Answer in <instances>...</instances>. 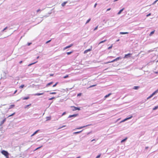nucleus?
<instances>
[{"label":"nucleus","mask_w":158,"mask_h":158,"mask_svg":"<svg viewBox=\"0 0 158 158\" xmlns=\"http://www.w3.org/2000/svg\"><path fill=\"white\" fill-rule=\"evenodd\" d=\"M1 153L3 155H4L6 158H9V154L7 151L5 150H2V151Z\"/></svg>","instance_id":"1"},{"label":"nucleus","mask_w":158,"mask_h":158,"mask_svg":"<svg viewBox=\"0 0 158 158\" xmlns=\"http://www.w3.org/2000/svg\"><path fill=\"white\" fill-rule=\"evenodd\" d=\"M121 59V57H118L117 58H116L114 60H113L111 61H109V62H106V63H105L104 64H108L109 63H112V62H113L115 61H117L118 60H119V59Z\"/></svg>","instance_id":"2"},{"label":"nucleus","mask_w":158,"mask_h":158,"mask_svg":"<svg viewBox=\"0 0 158 158\" xmlns=\"http://www.w3.org/2000/svg\"><path fill=\"white\" fill-rule=\"evenodd\" d=\"M92 46H91L90 48L84 51V53L86 54L88 52L91 51L92 50Z\"/></svg>","instance_id":"3"},{"label":"nucleus","mask_w":158,"mask_h":158,"mask_svg":"<svg viewBox=\"0 0 158 158\" xmlns=\"http://www.w3.org/2000/svg\"><path fill=\"white\" fill-rule=\"evenodd\" d=\"M71 107L73 108V111H75L76 110H80V108L77 107H76L74 106H71Z\"/></svg>","instance_id":"4"},{"label":"nucleus","mask_w":158,"mask_h":158,"mask_svg":"<svg viewBox=\"0 0 158 158\" xmlns=\"http://www.w3.org/2000/svg\"><path fill=\"white\" fill-rule=\"evenodd\" d=\"M131 55V53H128V54H126L124 57V58H127L129 57H130Z\"/></svg>","instance_id":"5"},{"label":"nucleus","mask_w":158,"mask_h":158,"mask_svg":"<svg viewBox=\"0 0 158 158\" xmlns=\"http://www.w3.org/2000/svg\"><path fill=\"white\" fill-rule=\"evenodd\" d=\"M132 115H131V116L129 117H128V118H125V119H124L123 120V121H121L120 123H122V122H124L128 119H130L131 118H132Z\"/></svg>","instance_id":"6"},{"label":"nucleus","mask_w":158,"mask_h":158,"mask_svg":"<svg viewBox=\"0 0 158 158\" xmlns=\"http://www.w3.org/2000/svg\"><path fill=\"white\" fill-rule=\"evenodd\" d=\"M78 115V114H74L72 115H70L68 117V118H70L72 117H75Z\"/></svg>","instance_id":"7"},{"label":"nucleus","mask_w":158,"mask_h":158,"mask_svg":"<svg viewBox=\"0 0 158 158\" xmlns=\"http://www.w3.org/2000/svg\"><path fill=\"white\" fill-rule=\"evenodd\" d=\"M91 125V124H89V125H87L86 126H82V127H80L78 128H77L76 129H75V130H76V129H81V128H84L85 127H87V126H90Z\"/></svg>","instance_id":"8"},{"label":"nucleus","mask_w":158,"mask_h":158,"mask_svg":"<svg viewBox=\"0 0 158 158\" xmlns=\"http://www.w3.org/2000/svg\"><path fill=\"white\" fill-rule=\"evenodd\" d=\"M6 120V119L5 118L1 122L0 124V126H1L3 124V123L5 122Z\"/></svg>","instance_id":"9"},{"label":"nucleus","mask_w":158,"mask_h":158,"mask_svg":"<svg viewBox=\"0 0 158 158\" xmlns=\"http://www.w3.org/2000/svg\"><path fill=\"white\" fill-rule=\"evenodd\" d=\"M124 8H123V9L120 10H119V11L117 13V15H119L121 13V12L124 10Z\"/></svg>","instance_id":"10"},{"label":"nucleus","mask_w":158,"mask_h":158,"mask_svg":"<svg viewBox=\"0 0 158 158\" xmlns=\"http://www.w3.org/2000/svg\"><path fill=\"white\" fill-rule=\"evenodd\" d=\"M73 45V44H70V45L68 46H66V47H65V48H64V50H65L66 49H67L68 48H70V47H71L72 46V45Z\"/></svg>","instance_id":"11"},{"label":"nucleus","mask_w":158,"mask_h":158,"mask_svg":"<svg viewBox=\"0 0 158 158\" xmlns=\"http://www.w3.org/2000/svg\"><path fill=\"white\" fill-rule=\"evenodd\" d=\"M39 130H37L35 132H34L31 135V136H33L35 134H36L39 131Z\"/></svg>","instance_id":"12"},{"label":"nucleus","mask_w":158,"mask_h":158,"mask_svg":"<svg viewBox=\"0 0 158 158\" xmlns=\"http://www.w3.org/2000/svg\"><path fill=\"white\" fill-rule=\"evenodd\" d=\"M44 94V93H36L34 94L35 96H39L40 95H43Z\"/></svg>","instance_id":"13"},{"label":"nucleus","mask_w":158,"mask_h":158,"mask_svg":"<svg viewBox=\"0 0 158 158\" xmlns=\"http://www.w3.org/2000/svg\"><path fill=\"white\" fill-rule=\"evenodd\" d=\"M53 83V82H51L48 83L46 85V87H47L49 85L52 84Z\"/></svg>","instance_id":"14"},{"label":"nucleus","mask_w":158,"mask_h":158,"mask_svg":"<svg viewBox=\"0 0 158 158\" xmlns=\"http://www.w3.org/2000/svg\"><path fill=\"white\" fill-rule=\"evenodd\" d=\"M139 88V86H135L134 87L133 89H138Z\"/></svg>","instance_id":"15"},{"label":"nucleus","mask_w":158,"mask_h":158,"mask_svg":"<svg viewBox=\"0 0 158 158\" xmlns=\"http://www.w3.org/2000/svg\"><path fill=\"white\" fill-rule=\"evenodd\" d=\"M128 32H120L119 34H128Z\"/></svg>","instance_id":"16"},{"label":"nucleus","mask_w":158,"mask_h":158,"mask_svg":"<svg viewBox=\"0 0 158 158\" xmlns=\"http://www.w3.org/2000/svg\"><path fill=\"white\" fill-rule=\"evenodd\" d=\"M82 131H83V130H81L80 131L74 132L73 133V134H78L80 133Z\"/></svg>","instance_id":"17"},{"label":"nucleus","mask_w":158,"mask_h":158,"mask_svg":"<svg viewBox=\"0 0 158 158\" xmlns=\"http://www.w3.org/2000/svg\"><path fill=\"white\" fill-rule=\"evenodd\" d=\"M67 3V2H65L62 3L61 4L62 6H64Z\"/></svg>","instance_id":"18"},{"label":"nucleus","mask_w":158,"mask_h":158,"mask_svg":"<svg viewBox=\"0 0 158 158\" xmlns=\"http://www.w3.org/2000/svg\"><path fill=\"white\" fill-rule=\"evenodd\" d=\"M127 138H126L124 139H123L121 141V143H123L124 142H125V141H126L127 140Z\"/></svg>","instance_id":"19"},{"label":"nucleus","mask_w":158,"mask_h":158,"mask_svg":"<svg viewBox=\"0 0 158 158\" xmlns=\"http://www.w3.org/2000/svg\"><path fill=\"white\" fill-rule=\"evenodd\" d=\"M15 106V105H11L10 106L9 108H8L9 109H10L11 108L14 107Z\"/></svg>","instance_id":"20"},{"label":"nucleus","mask_w":158,"mask_h":158,"mask_svg":"<svg viewBox=\"0 0 158 158\" xmlns=\"http://www.w3.org/2000/svg\"><path fill=\"white\" fill-rule=\"evenodd\" d=\"M158 91V90H157L155 91L152 94V95L153 96Z\"/></svg>","instance_id":"21"},{"label":"nucleus","mask_w":158,"mask_h":158,"mask_svg":"<svg viewBox=\"0 0 158 158\" xmlns=\"http://www.w3.org/2000/svg\"><path fill=\"white\" fill-rule=\"evenodd\" d=\"M46 121L49 120H50L51 119V117H46Z\"/></svg>","instance_id":"22"},{"label":"nucleus","mask_w":158,"mask_h":158,"mask_svg":"<svg viewBox=\"0 0 158 158\" xmlns=\"http://www.w3.org/2000/svg\"><path fill=\"white\" fill-rule=\"evenodd\" d=\"M158 108V106H156L153 108V110H155L157 109Z\"/></svg>","instance_id":"23"},{"label":"nucleus","mask_w":158,"mask_h":158,"mask_svg":"<svg viewBox=\"0 0 158 158\" xmlns=\"http://www.w3.org/2000/svg\"><path fill=\"white\" fill-rule=\"evenodd\" d=\"M106 40H105L103 41H101L98 44H99L101 43H103L106 42Z\"/></svg>","instance_id":"24"},{"label":"nucleus","mask_w":158,"mask_h":158,"mask_svg":"<svg viewBox=\"0 0 158 158\" xmlns=\"http://www.w3.org/2000/svg\"><path fill=\"white\" fill-rule=\"evenodd\" d=\"M111 94L110 93V94H108V95H106L105 96V98H107L108 97H109Z\"/></svg>","instance_id":"25"},{"label":"nucleus","mask_w":158,"mask_h":158,"mask_svg":"<svg viewBox=\"0 0 158 158\" xmlns=\"http://www.w3.org/2000/svg\"><path fill=\"white\" fill-rule=\"evenodd\" d=\"M155 31H152L150 34L149 35L151 36L154 33Z\"/></svg>","instance_id":"26"},{"label":"nucleus","mask_w":158,"mask_h":158,"mask_svg":"<svg viewBox=\"0 0 158 158\" xmlns=\"http://www.w3.org/2000/svg\"><path fill=\"white\" fill-rule=\"evenodd\" d=\"M90 20H91V19H89L87 20V21H86V23H85V24H86L87 23H89V22L90 21Z\"/></svg>","instance_id":"27"},{"label":"nucleus","mask_w":158,"mask_h":158,"mask_svg":"<svg viewBox=\"0 0 158 158\" xmlns=\"http://www.w3.org/2000/svg\"><path fill=\"white\" fill-rule=\"evenodd\" d=\"M37 62V61H36V62H35L33 63H31V64H29L28 66H31V65L33 64H35V63H36V62Z\"/></svg>","instance_id":"28"},{"label":"nucleus","mask_w":158,"mask_h":158,"mask_svg":"<svg viewBox=\"0 0 158 158\" xmlns=\"http://www.w3.org/2000/svg\"><path fill=\"white\" fill-rule=\"evenodd\" d=\"M153 96L152 95V94L151 95L149 96L147 98V99H148L151 98H152Z\"/></svg>","instance_id":"29"},{"label":"nucleus","mask_w":158,"mask_h":158,"mask_svg":"<svg viewBox=\"0 0 158 158\" xmlns=\"http://www.w3.org/2000/svg\"><path fill=\"white\" fill-rule=\"evenodd\" d=\"M72 52H67L66 53L68 55H69L70 54L72 53Z\"/></svg>","instance_id":"30"},{"label":"nucleus","mask_w":158,"mask_h":158,"mask_svg":"<svg viewBox=\"0 0 158 158\" xmlns=\"http://www.w3.org/2000/svg\"><path fill=\"white\" fill-rule=\"evenodd\" d=\"M29 98V97H24L23 98V100H27Z\"/></svg>","instance_id":"31"},{"label":"nucleus","mask_w":158,"mask_h":158,"mask_svg":"<svg viewBox=\"0 0 158 158\" xmlns=\"http://www.w3.org/2000/svg\"><path fill=\"white\" fill-rule=\"evenodd\" d=\"M24 85H22L19 86V88L21 89L23 88L24 87Z\"/></svg>","instance_id":"32"},{"label":"nucleus","mask_w":158,"mask_h":158,"mask_svg":"<svg viewBox=\"0 0 158 158\" xmlns=\"http://www.w3.org/2000/svg\"><path fill=\"white\" fill-rule=\"evenodd\" d=\"M69 77V75H67L66 76H65L63 77V78H66Z\"/></svg>","instance_id":"33"},{"label":"nucleus","mask_w":158,"mask_h":158,"mask_svg":"<svg viewBox=\"0 0 158 158\" xmlns=\"http://www.w3.org/2000/svg\"><path fill=\"white\" fill-rule=\"evenodd\" d=\"M56 94V92H51L50 93V94Z\"/></svg>","instance_id":"34"},{"label":"nucleus","mask_w":158,"mask_h":158,"mask_svg":"<svg viewBox=\"0 0 158 158\" xmlns=\"http://www.w3.org/2000/svg\"><path fill=\"white\" fill-rule=\"evenodd\" d=\"M31 105V104H29V105H27L25 106L24 108H27L29 106H30Z\"/></svg>","instance_id":"35"},{"label":"nucleus","mask_w":158,"mask_h":158,"mask_svg":"<svg viewBox=\"0 0 158 158\" xmlns=\"http://www.w3.org/2000/svg\"><path fill=\"white\" fill-rule=\"evenodd\" d=\"M15 114V113H13V114H11V115H9V116H8V117H10V116H12L14 115Z\"/></svg>","instance_id":"36"},{"label":"nucleus","mask_w":158,"mask_h":158,"mask_svg":"<svg viewBox=\"0 0 158 158\" xmlns=\"http://www.w3.org/2000/svg\"><path fill=\"white\" fill-rule=\"evenodd\" d=\"M96 86V85H91L90 86L89 88H91V87H94V86Z\"/></svg>","instance_id":"37"},{"label":"nucleus","mask_w":158,"mask_h":158,"mask_svg":"<svg viewBox=\"0 0 158 158\" xmlns=\"http://www.w3.org/2000/svg\"><path fill=\"white\" fill-rule=\"evenodd\" d=\"M55 98L54 97H53L52 98H49L48 99V100H52L53 99H54Z\"/></svg>","instance_id":"38"},{"label":"nucleus","mask_w":158,"mask_h":158,"mask_svg":"<svg viewBox=\"0 0 158 158\" xmlns=\"http://www.w3.org/2000/svg\"><path fill=\"white\" fill-rule=\"evenodd\" d=\"M57 84H58V82H56L55 84L54 85H53L52 87H55L56 85H57Z\"/></svg>","instance_id":"39"},{"label":"nucleus","mask_w":158,"mask_h":158,"mask_svg":"<svg viewBox=\"0 0 158 158\" xmlns=\"http://www.w3.org/2000/svg\"><path fill=\"white\" fill-rule=\"evenodd\" d=\"M66 127V125H64V126H63L61 127H59V128H58V129H60L61 128H62L63 127Z\"/></svg>","instance_id":"40"},{"label":"nucleus","mask_w":158,"mask_h":158,"mask_svg":"<svg viewBox=\"0 0 158 158\" xmlns=\"http://www.w3.org/2000/svg\"><path fill=\"white\" fill-rule=\"evenodd\" d=\"M112 45L110 46L108 48V49H110L111 48H112Z\"/></svg>","instance_id":"41"},{"label":"nucleus","mask_w":158,"mask_h":158,"mask_svg":"<svg viewBox=\"0 0 158 158\" xmlns=\"http://www.w3.org/2000/svg\"><path fill=\"white\" fill-rule=\"evenodd\" d=\"M98 28V26H97L96 27H95L94 29V31H95L96 30H97V28Z\"/></svg>","instance_id":"42"},{"label":"nucleus","mask_w":158,"mask_h":158,"mask_svg":"<svg viewBox=\"0 0 158 158\" xmlns=\"http://www.w3.org/2000/svg\"><path fill=\"white\" fill-rule=\"evenodd\" d=\"M157 1H158V0H156L155 1H154V2H153V4H155L156 2Z\"/></svg>","instance_id":"43"},{"label":"nucleus","mask_w":158,"mask_h":158,"mask_svg":"<svg viewBox=\"0 0 158 158\" xmlns=\"http://www.w3.org/2000/svg\"><path fill=\"white\" fill-rule=\"evenodd\" d=\"M7 28V27H6L5 28L3 29V30H2V31H4L5 30H6Z\"/></svg>","instance_id":"44"},{"label":"nucleus","mask_w":158,"mask_h":158,"mask_svg":"<svg viewBox=\"0 0 158 158\" xmlns=\"http://www.w3.org/2000/svg\"><path fill=\"white\" fill-rule=\"evenodd\" d=\"M51 40H49L47 41L46 43V44H48V43L50 42L51 41Z\"/></svg>","instance_id":"45"},{"label":"nucleus","mask_w":158,"mask_h":158,"mask_svg":"<svg viewBox=\"0 0 158 158\" xmlns=\"http://www.w3.org/2000/svg\"><path fill=\"white\" fill-rule=\"evenodd\" d=\"M100 156H101L100 155H98V156H97V157H96V158H98L100 157Z\"/></svg>","instance_id":"46"},{"label":"nucleus","mask_w":158,"mask_h":158,"mask_svg":"<svg viewBox=\"0 0 158 158\" xmlns=\"http://www.w3.org/2000/svg\"><path fill=\"white\" fill-rule=\"evenodd\" d=\"M151 15V13H149V14H148L147 15H146V16L147 17H148L149 16H150Z\"/></svg>","instance_id":"47"},{"label":"nucleus","mask_w":158,"mask_h":158,"mask_svg":"<svg viewBox=\"0 0 158 158\" xmlns=\"http://www.w3.org/2000/svg\"><path fill=\"white\" fill-rule=\"evenodd\" d=\"M31 43H27V45L28 46L30 45L31 44Z\"/></svg>","instance_id":"48"},{"label":"nucleus","mask_w":158,"mask_h":158,"mask_svg":"<svg viewBox=\"0 0 158 158\" xmlns=\"http://www.w3.org/2000/svg\"><path fill=\"white\" fill-rule=\"evenodd\" d=\"M66 114V112H64L62 114V116L65 115V114Z\"/></svg>","instance_id":"49"},{"label":"nucleus","mask_w":158,"mask_h":158,"mask_svg":"<svg viewBox=\"0 0 158 158\" xmlns=\"http://www.w3.org/2000/svg\"><path fill=\"white\" fill-rule=\"evenodd\" d=\"M81 93H79L78 94H77V96H80L81 95Z\"/></svg>","instance_id":"50"},{"label":"nucleus","mask_w":158,"mask_h":158,"mask_svg":"<svg viewBox=\"0 0 158 158\" xmlns=\"http://www.w3.org/2000/svg\"><path fill=\"white\" fill-rule=\"evenodd\" d=\"M42 147V146H40V147H38V148H36V149L35 150H37V149H39V148H41Z\"/></svg>","instance_id":"51"},{"label":"nucleus","mask_w":158,"mask_h":158,"mask_svg":"<svg viewBox=\"0 0 158 158\" xmlns=\"http://www.w3.org/2000/svg\"><path fill=\"white\" fill-rule=\"evenodd\" d=\"M111 10V8H109L106 11H109V10Z\"/></svg>","instance_id":"52"},{"label":"nucleus","mask_w":158,"mask_h":158,"mask_svg":"<svg viewBox=\"0 0 158 158\" xmlns=\"http://www.w3.org/2000/svg\"><path fill=\"white\" fill-rule=\"evenodd\" d=\"M40 11V10L39 9H38L37 10V12H39V11Z\"/></svg>","instance_id":"53"},{"label":"nucleus","mask_w":158,"mask_h":158,"mask_svg":"<svg viewBox=\"0 0 158 158\" xmlns=\"http://www.w3.org/2000/svg\"><path fill=\"white\" fill-rule=\"evenodd\" d=\"M97 5V3H95V5H94V8H95V7H96V6Z\"/></svg>","instance_id":"54"},{"label":"nucleus","mask_w":158,"mask_h":158,"mask_svg":"<svg viewBox=\"0 0 158 158\" xmlns=\"http://www.w3.org/2000/svg\"><path fill=\"white\" fill-rule=\"evenodd\" d=\"M17 92V90H16L15 91L14 93V94H15Z\"/></svg>","instance_id":"55"},{"label":"nucleus","mask_w":158,"mask_h":158,"mask_svg":"<svg viewBox=\"0 0 158 158\" xmlns=\"http://www.w3.org/2000/svg\"><path fill=\"white\" fill-rule=\"evenodd\" d=\"M148 147H145V149H148Z\"/></svg>","instance_id":"56"},{"label":"nucleus","mask_w":158,"mask_h":158,"mask_svg":"<svg viewBox=\"0 0 158 158\" xmlns=\"http://www.w3.org/2000/svg\"><path fill=\"white\" fill-rule=\"evenodd\" d=\"M22 62H23L22 61H20L19 62V64H21V63H22Z\"/></svg>","instance_id":"57"},{"label":"nucleus","mask_w":158,"mask_h":158,"mask_svg":"<svg viewBox=\"0 0 158 158\" xmlns=\"http://www.w3.org/2000/svg\"><path fill=\"white\" fill-rule=\"evenodd\" d=\"M152 51L151 50H150L148 51V52H150Z\"/></svg>","instance_id":"58"},{"label":"nucleus","mask_w":158,"mask_h":158,"mask_svg":"<svg viewBox=\"0 0 158 158\" xmlns=\"http://www.w3.org/2000/svg\"><path fill=\"white\" fill-rule=\"evenodd\" d=\"M95 139H93L91 141V142H93V141H95Z\"/></svg>","instance_id":"59"},{"label":"nucleus","mask_w":158,"mask_h":158,"mask_svg":"<svg viewBox=\"0 0 158 158\" xmlns=\"http://www.w3.org/2000/svg\"><path fill=\"white\" fill-rule=\"evenodd\" d=\"M119 39H118V40H116V42H118V41H119Z\"/></svg>","instance_id":"60"},{"label":"nucleus","mask_w":158,"mask_h":158,"mask_svg":"<svg viewBox=\"0 0 158 158\" xmlns=\"http://www.w3.org/2000/svg\"><path fill=\"white\" fill-rule=\"evenodd\" d=\"M39 56H37V57L36 59H38V58H39Z\"/></svg>","instance_id":"61"},{"label":"nucleus","mask_w":158,"mask_h":158,"mask_svg":"<svg viewBox=\"0 0 158 158\" xmlns=\"http://www.w3.org/2000/svg\"><path fill=\"white\" fill-rule=\"evenodd\" d=\"M51 76H52L53 75V74H51L50 75Z\"/></svg>","instance_id":"62"},{"label":"nucleus","mask_w":158,"mask_h":158,"mask_svg":"<svg viewBox=\"0 0 158 158\" xmlns=\"http://www.w3.org/2000/svg\"><path fill=\"white\" fill-rule=\"evenodd\" d=\"M90 132H89L88 133H87V135H89V134L90 133Z\"/></svg>","instance_id":"63"},{"label":"nucleus","mask_w":158,"mask_h":158,"mask_svg":"<svg viewBox=\"0 0 158 158\" xmlns=\"http://www.w3.org/2000/svg\"><path fill=\"white\" fill-rule=\"evenodd\" d=\"M80 156H78L76 158H80Z\"/></svg>","instance_id":"64"}]
</instances>
